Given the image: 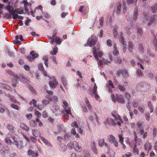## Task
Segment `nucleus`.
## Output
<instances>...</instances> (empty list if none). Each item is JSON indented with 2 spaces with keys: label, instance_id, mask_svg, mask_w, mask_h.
I'll use <instances>...</instances> for the list:
<instances>
[{
  "label": "nucleus",
  "instance_id": "1",
  "mask_svg": "<svg viewBox=\"0 0 157 157\" xmlns=\"http://www.w3.org/2000/svg\"><path fill=\"white\" fill-rule=\"evenodd\" d=\"M12 8V7L9 5L6 7V9L9 11L10 14L13 16V19H20V17L18 15V14H20V10L17 9L13 10V9Z\"/></svg>",
  "mask_w": 157,
  "mask_h": 157
},
{
  "label": "nucleus",
  "instance_id": "2",
  "mask_svg": "<svg viewBox=\"0 0 157 157\" xmlns=\"http://www.w3.org/2000/svg\"><path fill=\"white\" fill-rule=\"evenodd\" d=\"M118 118L119 121L117 123L113 119L107 118L105 122V124L106 125L109 124L113 126H115L116 124H117L119 126H121V124L123 123V121L120 116H118Z\"/></svg>",
  "mask_w": 157,
  "mask_h": 157
},
{
  "label": "nucleus",
  "instance_id": "3",
  "mask_svg": "<svg viewBox=\"0 0 157 157\" xmlns=\"http://www.w3.org/2000/svg\"><path fill=\"white\" fill-rule=\"evenodd\" d=\"M97 41V38L95 36H93L89 38L87 43L85 44V46H89L90 47L94 45Z\"/></svg>",
  "mask_w": 157,
  "mask_h": 157
},
{
  "label": "nucleus",
  "instance_id": "4",
  "mask_svg": "<svg viewBox=\"0 0 157 157\" xmlns=\"http://www.w3.org/2000/svg\"><path fill=\"white\" fill-rule=\"evenodd\" d=\"M107 140L109 143L112 144L116 147L118 146V143L114 136L112 135L109 136L107 137Z\"/></svg>",
  "mask_w": 157,
  "mask_h": 157
},
{
  "label": "nucleus",
  "instance_id": "5",
  "mask_svg": "<svg viewBox=\"0 0 157 157\" xmlns=\"http://www.w3.org/2000/svg\"><path fill=\"white\" fill-rule=\"evenodd\" d=\"M30 55L26 56V58L30 61H33L35 58L38 57V55L35 51H32L30 53Z\"/></svg>",
  "mask_w": 157,
  "mask_h": 157
},
{
  "label": "nucleus",
  "instance_id": "6",
  "mask_svg": "<svg viewBox=\"0 0 157 157\" xmlns=\"http://www.w3.org/2000/svg\"><path fill=\"white\" fill-rule=\"evenodd\" d=\"M50 79L51 80L49 82V84L51 88L53 89H55L58 84V82L55 77H52Z\"/></svg>",
  "mask_w": 157,
  "mask_h": 157
},
{
  "label": "nucleus",
  "instance_id": "7",
  "mask_svg": "<svg viewBox=\"0 0 157 157\" xmlns=\"http://www.w3.org/2000/svg\"><path fill=\"white\" fill-rule=\"evenodd\" d=\"M157 17V15L155 14L151 16L150 17L149 20L147 24L148 25L150 26L153 24H155L156 22Z\"/></svg>",
  "mask_w": 157,
  "mask_h": 157
},
{
  "label": "nucleus",
  "instance_id": "8",
  "mask_svg": "<svg viewBox=\"0 0 157 157\" xmlns=\"http://www.w3.org/2000/svg\"><path fill=\"white\" fill-rule=\"evenodd\" d=\"M93 52L94 56L96 59H98V57L101 58L102 56V53L99 51L97 52V50L95 47H94Z\"/></svg>",
  "mask_w": 157,
  "mask_h": 157
},
{
  "label": "nucleus",
  "instance_id": "9",
  "mask_svg": "<svg viewBox=\"0 0 157 157\" xmlns=\"http://www.w3.org/2000/svg\"><path fill=\"white\" fill-rule=\"evenodd\" d=\"M21 4H23L25 8V10L26 13L29 15L30 13L28 10L27 6H29L31 7L32 6V4L31 3H28L26 0H24L20 2Z\"/></svg>",
  "mask_w": 157,
  "mask_h": 157
},
{
  "label": "nucleus",
  "instance_id": "10",
  "mask_svg": "<svg viewBox=\"0 0 157 157\" xmlns=\"http://www.w3.org/2000/svg\"><path fill=\"white\" fill-rule=\"evenodd\" d=\"M72 145L73 146V148L74 149L75 151L78 152H80L82 151V147L79 145L77 142L74 141L72 143Z\"/></svg>",
  "mask_w": 157,
  "mask_h": 157
},
{
  "label": "nucleus",
  "instance_id": "11",
  "mask_svg": "<svg viewBox=\"0 0 157 157\" xmlns=\"http://www.w3.org/2000/svg\"><path fill=\"white\" fill-rule=\"evenodd\" d=\"M144 149L145 151L147 150V151L148 152L152 149V145L151 143L147 141L144 145Z\"/></svg>",
  "mask_w": 157,
  "mask_h": 157
},
{
  "label": "nucleus",
  "instance_id": "12",
  "mask_svg": "<svg viewBox=\"0 0 157 157\" xmlns=\"http://www.w3.org/2000/svg\"><path fill=\"white\" fill-rule=\"evenodd\" d=\"M116 101H117L119 103H123L124 102V100L121 95H119L117 94H116Z\"/></svg>",
  "mask_w": 157,
  "mask_h": 157
},
{
  "label": "nucleus",
  "instance_id": "13",
  "mask_svg": "<svg viewBox=\"0 0 157 157\" xmlns=\"http://www.w3.org/2000/svg\"><path fill=\"white\" fill-rule=\"evenodd\" d=\"M134 47V45L132 42L130 41L128 42V52H132Z\"/></svg>",
  "mask_w": 157,
  "mask_h": 157
},
{
  "label": "nucleus",
  "instance_id": "14",
  "mask_svg": "<svg viewBox=\"0 0 157 157\" xmlns=\"http://www.w3.org/2000/svg\"><path fill=\"white\" fill-rule=\"evenodd\" d=\"M123 72H127L126 69L124 68H121V69L118 70L117 72V75L118 77H121L122 74Z\"/></svg>",
  "mask_w": 157,
  "mask_h": 157
},
{
  "label": "nucleus",
  "instance_id": "15",
  "mask_svg": "<svg viewBox=\"0 0 157 157\" xmlns=\"http://www.w3.org/2000/svg\"><path fill=\"white\" fill-rule=\"evenodd\" d=\"M123 34V33L121 32L120 33V38H119V42L122 44V46L124 45L125 41L124 40V38L123 36L122 35Z\"/></svg>",
  "mask_w": 157,
  "mask_h": 157
},
{
  "label": "nucleus",
  "instance_id": "16",
  "mask_svg": "<svg viewBox=\"0 0 157 157\" xmlns=\"http://www.w3.org/2000/svg\"><path fill=\"white\" fill-rule=\"evenodd\" d=\"M40 138L43 142L46 145L49 146H50L51 145L50 142L44 137L40 136Z\"/></svg>",
  "mask_w": 157,
  "mask_h": 157
},
{
  "label": "nucleus",
  "instance_id": "17",
  "mask_svg": "<svg viewBox=\"0 0 157 157\" xmlns=\"http://www.w3.org/2000/svg\"><path fill=\"white\" fill-rule=\"evenodd\" d=\"M45 97L47 99H48L50 101H52L54 102H56L58 99L57 97L55 96L50 97L48 95H46Z\"/></svg>",
  "mask_w": 157,
  "mask_h": 157
},
{
  "label": "nucleus",
  "instance_id": "18",
  "mask_svg": "<svg viewBox=\"0 0 157 157\" xmlns=\"http://www.w3.org/2000/svg\"><path fill=\"white\" fill-rule=\"evenodd\" d=\"M137 15L138 9L137 8H136L134 9V10L133 17V18L135 21L137 20Z\"/></svg>",
  "mask_w": 157,
  "mask_h": 157
},
{
  "label": "nucleus",
  "instance_id": "19",
  "mask_svg": "<svg viewBox=\"0 0 157 157\" xmlns=\"http://www.w3.org/2000/svg\"><path fill=\"white\" fill-rule=\"evenodd\" d=\"M136 73L137 75V78H140L141 76L144 75L142 71L139 68L137 69Z\"/></svg>",
  "mask_w": 157,
  "mask_h": 157
},
{
  "label": "nucleus",
  "instance_id": "20",
  "mask_svg": "<svg viewBox=\"0 0 157 157\" xmlns=\"http://www.w3.org/2000/svg\"><path fill=\"white\" fill-rule=\"evenodd\" d=\"M117 87L121 91L124 92L125 90L126 85L122 84H119L118 85Z\"/></svg>",
  "mask_w": 157,
  "mask_h": 157
},
{
  "label": "nucleus",
  "instance_id": "21",
  "mask_svg": "<svg viewBox=\"0 0 157 157\" xmlns=\"http://www.w3.org/2000/svg\"><path fill=\"white\" fill-rule=\"evenodd\" d=\"M137 35L140 37L142 36L143 34V30L141 28H139L137 29L136 32Z\"/></svg>",
  "mask_w": 157,
  "mask_h": 157
},
{
  "label": "nucleus",
  "instance_id": "22",
  "mask_svg": "<svg viewBox=\"0 0 157 157\" xmlns=\"http://www.w3.org/2000/svg\"><path fill=\"white\" fill-rule=\"evenodd\" d=\"M20 39V36L19 35H16L15 36V40L13 41V43L14 44H20V42L19 39Z\"/></svg>",
  "mask_w": 157,
  "mask_h": 157
},
{
  "label": "nucleus",
  "instance_id": "23",
  "mask_svg": "<svg viewBox=\"0 0 157 157\" xmlns=\"http://www.w3.org/2000/svg\"><path fill=\"white\" fill-rule=\"evenodd\" d=\"M138 0H126V3L128 4H133L136 5Z\"/></svg>",
  "mask_w": 157,
  "mask_h": 157
},
{
  "label": "nucleus",
  "instance_id": "24",
  "mask_svg": "<svg viewBox=\"0 0 157 157\" xmlns=\"http://www.w3.org/2000/svg\"><path fill=\"white\" fill-rule=\"evenodd\" d=\"M20 128L25 130L26 132H28L29 129V128L23 124H20Z\"/></svg>",
  "mask_w": 157,
  "mask_h": 157
},
{
  "label": "nucleus",
  "instance_id": "25",
  "mask_svg": "<svg viewBox=\"0 0 157 157\" xmlns=\"http://www.w3.org/2000/svg\"><path fill=\"white\" fill-rule=\"evenodd\" d=\"M85 103L89 109V110H92V107L91 105L90 104V102L88 101L87 99H85Z\"/></svg>",
  "mask_w": 157,
  "mask_h": 157
},
{
  "label": "nucleus",
  "instance_id": "26",
  "mask_svg": "<svg viewBox=\"0 0 157 157\" xmlns=\"http://www.w3.org/2000/svg\"><path fill=\"white\" fill-rule=\"evenodd\" d=\"M71 133L74 136H75L76 138H79V135L75 131V128H73L72 129L71 131Z\"/></svg>",
  "mask_w": 157,
  "mask_h": 157
},
{
  "label": "nucleus",
  "instance_id": "27",
  "mask_svg": "<svg viewBox=\"0 0 157 157\" xmlns=\"http://www.w3.org/2000/svg\"><path fill=\"white\" fill-rule=\"evenodd\" d=\"M113 54L115 55L118 56L119 55V52L117 50V48L116 45H114L113 47Z\"/></svg>",
  "mask_w": 157,
  "mask_h": 157
},
{
  "label": "nucleus",
  "instance_id": "28",
  "mask_svg": "<svg viewBox=\"0 0 157 157\" xmlns=\"http://www.w3.org/2000/svg\"><path fill=\"white\" fill-rule=\"evenodd\" d=\"M20 81L24 83H26L29 82L28 80L23 76H20Z\"/></svg>",
  "mask_w": 157,
  "mask_h": 157
},
{
  "label": "nucleus",
  "instance_id": "29",
  "mask_svg": "<svg viewBox=\"0 0 157 157\" xmlns=\"http://www.w3.org/2000/svg\"><path fill=\"white\" fill-rule=\"evenodd\" d=\"M105 142V140L103 139H99L98 140V144L100 147H102L103 146V144Z\"/></svg>",
  "mask_w": 157,
  "mask_h": 157
},
{
  "label": "nucleus",
  "instance_id": "30",
  "mask_svg": "<svg viewBox=\"0 0 157 157\" xmlns=\"http://www.w3.org/2000/svg\"><path fill=\"white\" fill-rule=\"evenodd\" d=\"M11 136V134L8 135L6 138L5 139V141L7 144H10L12 142V141L10 139L9 136Z\"/></svg>",
  "mask_w": 157,
  "mask_h": 157
},
{
  "label": "nucleus",
  "instance_id": "31",
  "mask_svg": "<svg viewBox=\"0 0 157 157\" xmlns=\"http://www.w3.org/2000/svg\"><path fill=\"white\" fill-rule=\"evenodd\" d=\"M137 145L136 144H134V147L133 148V151L134 153L136 155H138L139 152V150L138 148H136Z\"/></svg>",
  "mask_w": 157,
  "mask_h": 157
},
{
  "label": "nucleus",
  "instance_id": "32",
  "mask_svg": "<svg viewBox=\"0 0 157 157\" xmlns=\"http://www.w3.org/2000/svg\"><path fill=\"white\" fill-rule=\"evenodd\" d=\"M61 79L62 81V83L64 87L66 88L67 86V84L66 82V79L63 77H62L61 78Z\"/></svg>",
  "mask_w": 157,
  "mask_h": 157
},
{
  "label": "nucleus",
  "instance_id": "33",
  "mask_svg": "<svg viewBox=\"0 0 157 157\" xmlns=\"http://www.w3.org/2000/svg\"><path fill=\"white\" fill-rule=\"evenodd\" d=\"M32 132L33 135L35 137H38L39 135V132L37 130H33Z\"/></svg>",
  "mask_w": 157,
  "mask_h": 157
},
{
  "label": "nucleus",
  "instance_id": "34",
  "mask_svg": "<svg viewBox=\"0 0 157 157\" xmlns=\"http://www.w3.org/2000/svg\"><path fill=\"white\" fill-rule=\"evenodd\" d=\"M30 125L33 127H35L36 125V123L35 121L32 120L29 121Z\"/></svg>",
  "mask_w": 157,
  "mask_h": 157
},
{
  "label": "nucleus",
  "instance_id": "35",
  "mask_svg": "<svg viewBox=\"0 0 157 157\" xmlns=\"http://www.w3.org/2000/svg\"><path fill=\"white\" fill-rule=\"evenodd\" d=\"M7 128L9 130L10 132L13 131L14 129H15L14 127L9 124L7 125Z\"/></svg>",
  "mask_w": 157,
  "mask_h": 157
},
{
  "label": "nucleus",
  "instance_id": "36",
  "mask_svg": "<svg viewBox=\"0 0 157 157\" xmlns=\"http://www.w3.org/2000/svg\"><path fill=\"white\" fill-rule=\"evenodd\" d=\"M68 114H70L72 116V114L71 112V110L70 107H69L67 108V109L66 108H64V110Z\"/></svg>",
  "mask_w": 157,
  "mask_h": 157
},
{
  "label": "nucleus",
  "instance_id": "37",
  "mask_svg": "<svg viewBox=\"0 0 157 157\" xmlns=\"http://www.w3.org/2000/svg\"><path fill=\"white\" fill-rule=\"evenodd\" d=\"M121 4H120L118 6L117 10V13L118 14H119L120 13L121 10Z\"/></svg>",
  "mask_w": 157,
  "mask_h": 157
},
{
  "label": "nucleus",
  "instance_id": "38",
  "mask_svg": "<svg viewBox=\"0 0 157 157\" xmlns=\"http://www.w3.org/2000/svg\"><path fill=\"white\" fill-rule=\"evenodd\" d=\"M93 151H94L95 154H97L98 153V152L97 151V149H96V145L95 144V143L94 142H93Z\"/></svg>",
  "mask_w": 157,
  "mask_h": 157
},
{
  "label": "nucleus",
  "instance_id": "39",
  "mask_svg": "<svg viewBox=\"0 0 157 157\" xmlns=\"http://www.w3.org/2000/svg\"><path fill=\"white\" fill-rule=\"evenodd\" d=\"M118 116L119 115L118 114H116L115 112L113 113L112 114V116L114 118V120H117L118 119Z\"/></svg>",
  "mask_w": 157,
  "mask_h": 157
},
{
  "label": "nucleus",
  "instance_id": "40",
  "mask_svg": "<svg viewBox=\"0 0 157 157\" xmlns=\"http://www.w3.org/2000/svg\"><path fill=\"white\" fill-rule=\"evenodd\" d=\"M118 116L119 115L118 114H116L115 112L113 113L112 114V116L114 118V120H117L118 119Z\"/></svg>",
  "mask_w": 157,
  "mask_h": 157
},
{
  "label": "nucleus",
  "instance_id": "41",
  "mask_svg": "<svg viewBox=\"0 0 157 157\" xmlns=\"http://www.w3.org/2000/svg\"><path fill=\"white\" fill-rule=\"evenodd\" d=\"M157 9V4H156L155 6L152 7L151 10L152 12L153 13H155Z\"/></svg>",
  "mask_w": 157,
  "mask_h": 157
},
{
  "label": "nucleus",
  "instance_id": "42",
  "mask_svg": "<svg viewBox=\"0 0 157 157\" xmlns=\"http://www.w3.org/2000/svg\"><path fill=\"white\" fill-rule=\"evenodd\" d=\"M134 141L135 144H140V141L138 140L137 136L134 137Z\"/></svg>",
  "mask_w": 157,
  "mask_h": 157
},
{
  "label": "nucleus",
  "instance_id": "43",
  "mask_svg": "<svg viewBox=\"0 0 157 157\" xmlns=\"http://www.w3.org/2000/svg\"><path fill=\"white\" fill-rule=\"evenodd\" d=\"M139 102L138 101H136L132 102V105L135 108L137 107L139 105Z\"/></svg>",
  "mask_w": 157,
  "mask_h": 157
},
{
  "label": "nucleus",
  "instance_id": "44",
  "mask_svg": "<svg viewBox=\"0 0 157 157\" xmlns=\"http://www.w3.org/2000/svg\"><path fill=\"white\" fill-rule=\"evenodd\" d=\"M42 103L43 104V105L45 106L49 103V100H47L44 99H43L42 101Z\"/></svg>",
  "mask_w": 157,
  "mask_h": 157
},
{
  "label": "nucleus",
  "instance_id": "45",
  "mask_svg": "<svg viewBox=\"0 0 157 157\" xmlns=\"http://www.w3.org/2000/svg\"><path fill=\"white\" fill-rule=\"evenodd\" d=\"M138 109L141 112L143 113L144 112L145 109L143 108L142 105H139L138 107Z\"/></svg>",
  "mask_w": 157,
  "mask_h": 157
},
{
  "label": "nucleus",
  "instance_id": "46",
  "mask_svg": "<svg viewBox=\"0 0 157 157\" xmlns=\"http://www.w3.org/2000/svg\"><path fill=\"white\" fill-rule=\"evenodd\" d=\"M55 41L56 43L60 44L61 42V40L59 37L56 36L55 39Z\"/></svg>",
  "mask_w": 157,
  "mask_h": 157
},
{
  "label": "nucleus",
  "instance_id": "47",
  "mask_svg": "<svg viewBox=\"0 0 157 157\" xmlns=\"http://www.w3.org/2000/svg\"><path fill=\"white\" fill-rule=\"evenodd\" d=\"M107 85H108L110 87L111 86V88H114V87L113 82L110 80H109L108 81V84Z\"/></svg>",
  "mask_w": 157,
  "mask_h": 157
},
{
  "label": "nucleus",
  "instance_id": "48",
  "mask_svg": "<svg viewBox=\"0 0 157 157\" xmlns=\"http://www.w3.org/2000/svg\"><path fill=\"white\" fill-rule=\"evenodd\" d=\"M38 67L41 71H44V69L42 63H39L38 65Z\"/></svg>",
  "mask_w": 157,
  "mask_h": 157
},
{
  "label": "nucleus",
  "instance_id": "49",
  "mask_svg": "<svg viewBox=\"0 0 157 157\" xmlns=\"http://www.w3.org/2000/svg\"><path fill=\"white\" fill-rule=\"evenodd\" d=\"M34 153V152L32 150L29 149L28 151V155L30 156L32 155H33Z\"/></svg>",
  "mask_w": 157,
  "mask_h": 157
},
{
  "label": "nucleus",
  "instance_id": "50",
  "mask_svg": "<svg viewBox=\"0 0 157 157\" xmlns=\"http://www.w3.org/2000/svg\"><path fill=\"white\" fill-rule=\"evenodd\" d=\"M116 61L118 64H120L122 61L120 57H117L116 58Z\"/></svg>",
  "mask_w": 157,
  "mask_h": 157
},
{
  "label": "nucleus",
  "instance_id": "51",
  "mask_svg": "<svg viewBox=\"0 0 157 157\" xmlns=\"http://www.w3.org/2000/svg\"><path fill=\"white\" fill-rule=\"evenodd\" d=\"M5 107L3 105L0 104V112L1 113H3L4 112Z\"/></svg>",
  "mask_w": 157,
  "mask_h": 157
},
{
  "label": "nucleus",
  "instance_id": "52",
  "mask_svg": "<svg viewBox=\"0 0 157 157\" xmlns=\"http://www.w3.org/2000/svg\"><path fill=\"white\" fill-rule=\"evenodd\" d=\"M113 37H114L118 38L119 37V36L118 34V33L117 31L113 32Z\"/></svg>",
  "mask_w": 157,
  "mask_h": 157
},
{
  "label": "nucleus",
  "instance_id": "53",
  "mask_svg": "<svg viewBox=\"0 0 157 157\" xmlns=\"http://www.w3.org/2000/svg\"><path fill=\"white\" fill-rule=\"evenodd\" d=\"M71 126L73 127H75L76 128H78V125L77 124V123L76 121H74L71 124Z\"/></svg>",
  "mask_w": 157,
  "mask_h": 157
},
{
  "label": "nucleus",
  "instance_id": "54",
  "mask_svg": "<svg viewBox=\"0 0 157 157\" xmlns=\"http://www.w3.org/2000/svg\"><path fill=\"white\" fill-rule=\"evenodd\" d=\"M136 124L137 126L139 127L140 128H141L142 127V125L143 124V122L140 121H138L136 122Z\"/></svg>",
  "mask_w": 157,
  "mask_h": 157
},
{
  "label": "nucleus",
  "instance_id": "55",
  "mask_svg": "<svg viewBox=\"0 0 157 157\" xmlns=\"http://www.w3.org/2000/svg\"><path fill=\"white\" fill-rule=\"evenodd\" d=\"M118 137L119 139V142L121 144H122L124 141V138L121 135H119Z\"/></svg>",
  "mask_w": 157,
  "mask_h": 157
},
{
  "label": "nucleus",
  "instance_id": "56",
  "mask_svg": "<svg viewBox=\"0 0 157 157\" xmlns=\"http://www.w3.org/2000/svg\"><path fill=\"white\" fill-rule=\"evenodd\" d=\"M67 146L68 149H72L73 148V146L72 143H71V141H70L68 144H67Z\"/></svg>",
  "mask_w": 157,
  "mask_h": 157
},
{
  "label": "nucleus",
  "instance_id": "57",
  "mask_svg": "<svg viewBox=\"0 0 157 157\" xmlns=\"http://www.w3.org/2000/svg\"><path fill=\"white\" fill-rule=\"evenodd\" d=\"M11 14L8 13H5L4 14V17L7 19H10L11 18Z\"/></svg>",
  "mask_w": 157,
  "mask_h": 157
},
{
  "label": "nucleus",
  "instance_id": "58",
  "mask_svg": "<svg viewBox=\"0 0 157 157\" xmlns=\"http://www.w3.org/2000/svg\"><path fill=\"white\" fill-rule=\"evenodd\" d=\"M53 109L52 111L54 112V111H56L58 110L59 109V107L57 105H54L52 107Z\"/></svg>",
  "mask_w": 157,
  "mask_h": 157
},
{
  "label": "nucleus",
  "instance_id": "59",
  "mask_svg": "<svg viewBox=\"0 0 157 157\" xmlns=\"http://www.w3.org/2000/svg\"><path fill=\"white\" fill-rule=\"evenodd\" d=\"M57 49L56 48H55L54 49H53V51H52L51 52L50 54L52 55H56V53H57Z\"/></svg>",
  "mask_w": 157,
  "mask_h": 157
},
{
  "label": "nucleus",
  "instance_id": "60",
  "mask_svg": "<svg viewBox=\"0 0 157 157\" xmlns=\"http://www.w3.org/2000/svg\"><path fill=\"white\" fill-rule=\"evenodd\" d=\"M111 97L112 98V100L114 102L116 101V96H115L114 94H111Z\"/></svg>",
  "mask_w": 157,
  "mask_h": 157
},
{
  "label": "nucleus",
  "instance_id": "61",
  "mask_svg": "<svg viewBox=\"0 0 157 157\" xmlns=\"http://www.w3.org/2000/svg\"><path fill=\"white\" fill-rule=\"evenodd\" d=\"M125 97L127 98L129 100L131 98V96L128 93L126 92L125 93Z\"/></svg>",
  "mask_w": 157,
  "mask_h": 157
},
{
  "label": "nucleus",
  "instance_id": "62",
  "mask_svg": "<svg viewBox=\"0 0 157 157\" xmlns=\"http://www.w3.org/2000/svg\"><path fill=\"white\" fill-rule=\"evenodd\" d=\"M106 90L109 93H112L113 92L112 90L108 85L106 86Z\"/></svg>",
  "mask_w": 157,
  "mask_h": 157
},
{
  "label": "nucleus",
  "instance_id": "63",
  "mask_svg": "<svg viewBox=\"0 0 157 157\" xmlns=\"http://www.w3.org/2000/svg\"><path fill=\"white\" fill-rule=\"evenodd\" d=\"M38 108L39 110H41L44 108V107L40 104H38Z\"/></svg>",
  "mask_w": 157,
  "mask_h": 157
},
{
  "label": "nucleus",
  "instance_id": "64",
  "mask_svg": "<svg viewBox=\"0 0 157 157\" xmlns=\"http://www.w3.org/2000/svg\"><path fill=\"white\" fill-rule=\"evenodd\" d=\"M107 45L109 47H111L112 45V41L111 40L108 39L107 41Z\"/></svg>",
  "mask_w": 157,
  "mask_h": 157
}]
</instances>
